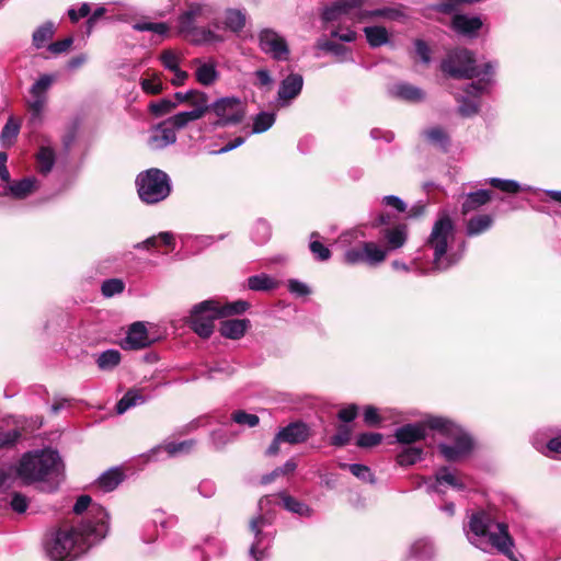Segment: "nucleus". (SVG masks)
<instances>
[{
	"label": "nucleus",
	"mask_w": 561,
	"mask_h": 561,
	"mask_svg": "<svg viewBox=\"0 0 561 561\" xmlns=\"http://www.w3.org/2000/svg\"><path fill=\"white\" fill-rule=\"evenodd\" d=\"M121 359L122 357L119 351L111 348L102 352L99 355L96 364L101 370H113L116 366L119 365Z\"/></svg>",
	"instance_id": "obj_45"
},
{
	"label": "nucleus",
	"mask_w": 561,
	"mask_h": 561,
	"mask_svg": "<svg viewBox=\"0 0 561 561\" xmlns=\"http://www.w3.org/2000/svg\"><path fill=\"white\" fill-rule=\"evenodd\" d=\"M364 252V242H360L357 247L348 248L343 254V262L348 265L366 264Z\"/></svg>",
	"instance_id": "obj_51"
},
{
	"label": "nucleus",
	"mask_w": 561,
	"mask_h": 561,
	"mask_svg": "<svg viewBox=\"0 0 561 561\" xmlns=\"http://www.w3.org/2000/svg\"><path fill=\"white\" fill-rule=\"evenodd\" d=\"M55 81L53 75H42L30 89V99L26 101L28 111L31 113L32 122H39L42 113L48 100V90Z\"/></svg>",
	"instance_id": "obj_11"
},
{
	"label": "nucleus",
	"mask_w": 561,
	"mask_h": 561,
	"mask_svg": "<svg viewBox=\"0 0 561 561\" xmlns=\"http://www.w3.org/2000/svg\"><path fill=\"white\" fill-rule=\"evenodd\" d=\"M125 474L118 467H113L103 472L93 483V490L100 493L114 491L123 481Z\"/></svg>",
	"instance_id": "obj_24"
},
{
	"label": "nucleus",
	"mask_w": 561,
	"mask_h": 561,
	"mask_svg": "<svg viewBox=\"0 0 561 561\" xmlns=\"http://www.w3.org/2000/svg\"><path fill=\"white\" fill-rule=\"evenodd\" d=\"M245 13L237 9H228L225 12V30L232 33H239L245 25Z\"/></svg>",
	"instance_id": "obj_41"
},
{
	"label": "nucleus",
	"mask_w": 561,
	"mask_h": 561,
	"mask_svg": "<svg viewBox=\"0 0 561 561\" xmlns=\"http://www.w3.org/2000/svg\"><path fill=\"white\" fill-rule=\"evenodd\" d=\"M133 28L138 32H152L158 35H167L170 27L164 22H146L140 21L133 24Z\"/></svg>",
	"instance_id": "obj_53"
},
{
	"label": "nucleus",
	"mask_w": 561,
	"mask_h": 561,
	"mask_svg": "<svg viewBox=\"0 0 561 561\" xmlns=\"http://www.w3.org/2000/svg\"><path fill=\"white\" fill-rule=\"evenodd\" d=\"M195 446L194 439H187L183 442H170L164 444L163 446H157L150 450V457L157 455L160 450L164 449L168 455L175 456L180 454H187Z\"/></svg>",
	"instance_id": "obj_39"
},
{
	"label": "nucleus",
	"mask_w": 561,
	"mask_h": 561,
	"mask_svg": "<svg viewBox=\"0 0 561 561\" xmlns=\"http://www.w3.org/2000/svg\"><path fill=\"white\" fill-rule=\"evenodd\" d=\"M427 484V491L445 494V488H451L457 491H463L466 489L465 483L460 477L453 471L450 468L443 466L435 471L434 482Z\"/></svg>",
	"instance_id": "obj_17"
},
{
	"label": "nucleus",
	"mask_w": 561,
	"mask_h": 561,
	"mask_svg": "<svg viewBox=\"0 0 561 561\" xmlns=\"http://www.w3.org/2000/svg\"><path fill=\"white\" fill-rule=\"evenodd\" d=\"M279 496L286 511L300 517H311L313 515V510L307 503L286 493H282Z\"/></svg>",
	"instance_id": "obj_36"
},
{
	"label": "nucleus",
	"mask_w": 561,
	"mask_h": 561,
	"mask_svg": "<svg viewBox=\"0 0 561 561\" xmlns=\"http://www.w3.org/2000/svg\"><path fill=\"white\" fill-rule=\"evenodd\" d=\"M64 463L58 451L50 448L26 451L16 466V476L26 484L54 480L58 482Z\"/></svg>",
	"instance_id": "obj_5"
},
{
	"label": "nucleus",
	"mask_w": 561,
	"mask_h": 561,
	"mask_svg": "<svg viewBox=\"0 0 561 561\" xmlns=\"http://www.w3.org/2000/svg\"><path fill=\"white\" fill-rule=\"evenodd\" d=\"M176 107V103L171 99H161L157 102H152L149 105L151 113L156 116H162L172 112Z\"/></svg>",
	"instance_id": "obj_64"
},
{
	"label": "nucleus",
	"mask_w": 561,
	"mask_h": 561,
	"mask_svg": "<svg viewBox=\"0 0 561 561\" xmlns=\"http://www.w3.org/2000/svg\"><path fill=\"white\" fill-rule=\"evenodd\" d=\"M56 162L55 150L49 146H41L36 153V170L42 175H47Z\"/></svg>",
	"instance_id": "obj_33"
},
{
	"label": "nucleus",
	"mask_w": 561,
	"mask_h": 561,
	"mask_svg": "<svg viewBox=\"0 0 561 561\" xmlns=\"http://www.w3.org/2000/svg\"><path fill=\"white\" fill-rule=\"evenodd\" d=\"M430 430L450 439V443H439L438 453L447 461H458L470 455L473 449V439L460 425L453 420L440 416L427 421Z\"/></svg>",
	"instance_id": "obj_6"
},
{
	"label": "nucleus",
	"mask_w": 561,
	"mask_h": 561,
	"mask_svg": "<svg viewBox=\"0 0 561 561\" xmlns=\"http://www.w3.org/2000/svg\"><path fill=\"white\" fill-rule=\"evenodd\" d=\"M410 552L414 558L427 561L434 557L436 549L431 539L422 538L412 543Z\"/></svg>",
	"instance_id": "obj_38"
},
{
	"label": "nucleus",
	"mask_w": 561,
	"mask_h": 561,
	"mask_svg": "<svg viewBox=\"0 0 561 561\" xmlns=\"http://www.w3.org/2000/svg\"><path fill=\"white\" fill-rule=\"evenodd\" d=\"M187 104L192 107L191 111L199 113V117L208 118L211 102H209L208 94L201 90H190Z\"/></svg>",
	"instance_id": "obj_32"
},
{
	"label": "nucleus",
	"mask_w": 561,
	"mask_h": 561,
	"mask_svg": "<svg viewBox=\"0 0 561 561\" xmlns=\"http://www.w3.org/2000/svg\"><path fill=\"white\" fill-rule=\"evenodd\" d=\"M454 240L455 225L447 214L442 213L434 222L425 244L433 252L431 268L433 272H445L461 261L466 242L455 250L450 247V242Z\"/></svg>",
	"instance_id": "obj_4"
},
{
	"label": "nucleus",
	"mask_w": 561,
	"mask_h": 561,
	"mask_svg": "<svg viewBox=\"0 0 561 561\" xmlns=\"http://www.w3.org/2000/svg\"><path fill=\"white\" fill-rule=\"evenodd\" d=\"M275 114L271 112H260L253 117L252 133L262 134L268 130L275 123Z\"/></svg>",
	"instance_id": "obj_49"
},
{
	"label": "nucleus",
	"mask_w": 561,
	"mask_h": 561,
	"mask_svg": "<svg viewBox=\"0 0 561 561\" xmlns=\"http://www.w3.org/2000/svg\"><path fill=\"white\" fill-rule=\"evenodd\" d=\"M215 13V7L210 3L190 0L176 19V33L194 45L221 43L222 34H217L210 26H205L207 20Z\"/></svg>",
	"instance_id": "obj_3"
},
{
	"label": "nucleus",
	"mask_w": 561,
	"mask_h": 561,
	"mask_svg": "<svg viewBox=\"0 0 561 561\" xmlns=\"http://www.w3.org/2000/svg\"><path fill=\"white\" fill-rule=\"evenodd\" d=\"M388 92L391 96L407 102L419 103L425 99V93L422 89L408 82L393 83L389 87Z\"/></svg>",
	"instance_id": "obj_25"
},
{
	"label": "nucleus",
	"mask_w": 561,
	"mask_h": 561,
	"mask_svg": "<svg viewBox=\"0 0 561 561\" xmlns=\"http://www.w3.org/2000/svg\"><path fill=\"white\" fill-rule=\"evenodd\" d=\"M94 505L95 504L91 503V497L89 495H81L78 497V500L76 501V503L73 505V512L79 515V514H82L83 512H85L87 510H89L88 517L83 523H88L89 520H91L92 525L95 526L98 518L91 512L92 506H94Z\"/></svg>",
	"instance_id": "obj_58"
},
{
	"label": "nucleus",
	"mask_w": 561,
	"mask_h": 561,
	"mask_svg": "<svg viewBox=\"0 0 561 561\" xmlns=\"http://www.w3.org/2000/svg\"><path fill=\"white\" fill-rule=\"evenodd\" d=\"M277 286L278 282L264 273L248 278V287L253 291H270L277 288Z\"/></svg>",
	"instance_id": "obj_42"
},
{
	"label": "nucleus",
	"mask_w": 561,
	"mask_h": 561,
	"mask_svg": "<svg viewBox=\"0 0 561 561\" xmlns=\"http://www.w3.org/2000/svg\"><path fill=\"white\" fill-rule=\"evenodd\" d=\"M135 185L140 201L147 205L163 202L172 192L169 174L157 168L141 171L136 176Z\"/></svg>",
	"instance_id": "obj_8"
},
{
	"label": "nucleus",
	"mask_w": 561,
	"mask_h": 561,
	"mask_svg": "<svg viewBox=\"0 0 561 561\" xmlns=\"http://www.w3.org/2000/svg\"><path fill=\"white\" fill-rule=\"evenodd\" d=\"M340 467L341 468H347L353 476H355L356 478H358L359 480H362L364 482H369V483H374L375 482L374 473L371 472L370 468L365 466V465H362V463H351V465L341 463Z\"/></svg>",
	"instance_id": "obj_55"
},
{
	"label": "nucleus",
	"mask_w": 561,
	"mask_h": 561,
	"mask_svg": "<svg viewBox=\"0 0 561 561\" xmlns=\"http://www.w3.org/2000/svg\"><path fill=\"white\" fill-rule=\"evenodd\" d=\"M493 217L489 214H481L471 217L466 225V234L470 238L480 236L493 226Z\"/></svg>",
	"instance_id": "obj_31"
},
{
	"label": "nucleus",
	"mask_w": 561,
	"mask_h": 561,
	"mask_svg": "<svg viewBox=\"0 0 561 561\" xmlns=\"http://www.w3.org/2000/svg\"><path fill=\"white\" fill-rule=\"evenodd\" d=\"M304 87V78L299 73H290L279 84L277 96L282 105H288L296 99Z\"/></svg>",
	"instance_id": "obj_22"
},
{
	"label": "nucleus",
	"mask_w": 561,
	"mask_h": 561,
	"mask_svg": "<svg viewBox=\"0 0 561 561\" xmlns=\"http://www.w3.org/2000/svg\"><path fill=\"white\" fill-rule=\"evenodd\" d=\"M479 96H473L468 94L465 91V94H456L455 100L458 103V114L461 117L469 118L476 116L480 112V99Z\"/></svg>",
	"instance_id": "obj_29"
},
{
	"label": "nucleus",
	"mask_w": 561,
	"mask_h": 561,
	"mask_svg": "<svg viewBox=\"0 0 561 561\" xmlns=\"http://www.w3.org/2000/svg\"><path fill=\"white\" fill-rule=\"evenodd\" d=\"M367 19L370 18H385L392 21H400L405 18L400 8H382L376 10H367Z\"/></svg>",
	"instance_id": "obj_56"
},
{
	"label": "nucleus",
	"mask_w": 561,
	"mask_h": 561,
	"mask_svg": "<svg viewBox=\"0 0 561 561\" xmlns=\"http://www.w3.org/2000/svg\"><path fill=\"white\" fill-rule=\"evenodd\" d=\"M547 442L540 439L538 434L533 437L531 443L536 450L550 458L561 455V431L550 427L547 430Z\"/></svg>",
	"instance_id": "obj_21"
},
{
	"label": "nucleus",
	"mask_w": 561,
	"mask_h": 561,
	"mask_svg": "<svg viewBox=\"0 0 561 561\" xmlns=\"http://www.w3.org/2000/svg\"><path fill=\"white\" fill-rule=\"evenodd\" d=\"M423 449L420 447H407L397 455V462L402 467L412 466L422 459Z\"/></svg>",
	"instance_id": "obj_50"
},
{
	"label": "nucleus",
	"mask_w": 561,
	"mask_h": 561,
	"mask_svg": "<svg viewBox=\"0 0 561 561\" xmlns=\"http://www.w3.org/2000/svg\"><path fill=\"white\" fill-rule=\"evenodd\" d=\"M176 141L175 128L168 118L152 128L148 138V145L153 150L163 149Z\"/></svg>",
	"instance_id": "obj_18"
},
{
	"label": "nucleus",
	"mask_w": 561,
	"mask_h": 561,
	"mask_svg": "<svg viewBox=\"0 0 561 561\" xmlns=\"http://www.w3.org/2000/svg\"><path fill=\"white\" fill-rule=\"evenodd\" d=\"M20 128V122L15 121L12 116L9 117L0 134V140L2 144L7 145L8 142L11 145L12 140L18 137Z\"/></svg>",
	"instance_id": "obj_54"
},
{
	"label": "nucleus",
	"mask_w": 561,
	"mask_h": 561,
	"mask_svg": "<svg viewBox=\"0 0 561 561\" xmlns=\"http://www.w3.org/2000/svg\"><path fill=\"white\" fill-rule=\"evenodd\" d=\"M91 512L98 518L95 526L89 520L79 528H59L49 535L45 541V551L50 561H76L91 546L106 537L110 528L108 513L101 505L92 506Z\"/></svg>",
	"instance_id": "obj_1"
},
{
	"label": "nucleus",
	"mask_w": 561,
	"mask_h": 561,
	"mask_svg": "<svg viewBox=\"0 0 561 561\" xmlns=\"http://www.w3.org/2000/svg\"><path fill=\"white\" fill-rule=\"evenodd\" d=\"M0 503L9 504L11 510L15 513L23 514L26 512L28 507V500L27 497L20 493V492H12L10 494V500L2 499Z\"/></svg>",
	"instance_id": "obj_57"
},
{
	"label": "nucleus",
	"mask_w": 561,
	"mask_h": 561,
	"mask_svg": "<svg viewBox=\"0 0 561 561\" xmlns=\"http://www.w3.org/2000/svg\"><path fill=\"white\" fill-rule=\"evenodd\" d=\"M491 526L492 518L485 512L480 511L472 514L468 524V540L482 551H486V548L483 546V540L491 531Z\"/></svg>",
	"instance_id": "obj_15"
},
{
	"label": "nucleus",
	"mask_w": 561,
	"mask_h": 561,
	"mask_svg": "<svg viewBox=\"0 0 561 561\" xmlns=\"http://www.w3.org/2000/svg\"><path fill=\"white\" fill-rule=\"evenodd\" d=\"M196 66L195 78L198 83L203 85L213 84L218 78V71L216 65L213 61H203L199 58H195L192 61Z\"/></svg>",
	"instance_id": "obj_28"
},
{
	"label": "nucleus",
	"mask_w": 561,
	"mask_h": 561,
	"mask_svg": "<svg viewBox=\"0 0 561 561\" xmlns=\"http://www.w3.org/2000/svg\"><path fill=\"white\" fill-rule=\"evenodd\" d=\"M312 435L308 424L302 421L290 422L288 425L279 428L278 438L290 445L302 444Z\"/></svg>",
	"instance_id": "obj_19"
},
{
	"label": "nucleus",
	"mask_w": 561,
	"mask_h": 561,
	"mask_svg": "<svg viewBox=\"0 0 561 561\" xmlns=\"http://www.w3.org/2000/svg\"><path fill=\"white\" fill-rule=\"evenodd\" d=\"M365 259H366V265L368 266H377L381 264L388 253L387 250L379 247L377 243L373 241H365Z\"/></svg>",
	"instance_id": "obj_40"
},
{
	"label": "nucleus",
	"mask_w": 561,
	"mask_h": 561,
	"mask_svg": "<svg viewBox=\"0 0 561 561\" xmlns=\"http://www.w3.org/2000/svg\"><path fill=\"white\" fill-rule=\"evenodd\" d=\"M125 288V284L122 279L110 278L102 283L101 291L104 297H113L121 294Z\"/></svg>",
	"instance_id": "obj_61"
},
{
	"label": "nucleus",
	"mask_w": 561,
	"mask_h": 561,
	"mask_svg": "<svg viewBox=\"0 0 561 561\" xmlns=\"http://www.w3.org/2000/svg\"><path fill=\"white\" fill-rule=\"evenodd\" d=\"M422 135L433 146L438 147L443 151H447L450 145L448 133L440 126H433L424 129Z\"/></svg>",
	"instance_id": "obj_35"
},
{
	"label": "nucleus",
	"mask_w": 561,
	"mask_h": 561,
	"mask_svg": "<svg viewBox=\"0 0 561 561\" xmlns=\"http://www.w3.org/2000/svg\"><path fill=\"white\" fill-rule=\"evenodd\" d=\"M146 401L147 398L144 397L138 389H130L116 403V413L124 414L130 408L144 404Z\"/></svg>",
	"instance_id": "obj_37"
},
{
	"label": "nucleus",
	"mask_w": 561,
	"mask_h": 561,
	"mask_svg": "<svg viewBox=\"0 0 561 561\" xmlns=\"http://www.w3.org/2000/svg\"><path fill=\"white\" fill-rule=\"evenodd\" d=\"M497 64L486 61L479 66L476 64L472 51L466 48H457L451 50L442 61V71L457 79L477 78L466 87V92L473 96L489 93L493 82Z\"/></svg>",
	"instance_id": "obj_2"
},
{
	"label": "nucleus",
	"mask_w": 561,
	"mask_h": 561,
	"mask_svg": "<svg viewBox=\"0 0 561 561\" xmlns=\"http://www.w3.org/2000/svg\"><path fill=\"white\" fill-rule=\"evenodd\" d=\"M451 26L458 34L473 37L482 27V21L479 16L455 14L451 21Z\"/></svg>",
	"instance_id": "obj_26"
},
{
	"label": "nucleus",
	"mask_w": 561,
	"mask_h": 561,
	"mask_svg": "<svg viewBox=\"0 0 561 561\" xmlns=\"http://www.w3.org/2000/svg\"><path fill=\"white\" fill-rule=\"evenodd\" d=\"M245 103L237 96H222L211 102V108L202 126L204 133H213L218 128L236 126L245 117Z\"/></svg>",
	"instance_id": "obj_7"
},
{
	"label": "nucleus",
	"mask_w": 561,
	"mask_h": 561,
	"mask_svg": "<svg viewBox=\"0 0 561 561\" xmlns=\"http://www.w3.org/2000/svg\"><path fill=\"white\" fill-rule=\"evenodd\" d=\"M320 49L331 53L339 58L340 61L351 59L350 50L342 44L332 41H324L319 44Z\"/></svg>",
	"instance_id": "obj_52"
},
{
	"label": "nucleus",
	"mask_w": 561,
	"mask_h": 561,
	"mask_svg": "<svg viewBox=\"0 0 561 561\" xmlns=\"http://www.w3.org/2000/svg\"><path fill=\"white\" fill-rule=\"evenodd\" d=\"M199 113L188 111H181L168 118V123H171L173 127L176 129H183L188 126L191 123L201 119Z\"/></svg>",
	"instance_id": "obj_48"
},
{
	"label": "nucleus",
	"mask_w": 561,
	"mask_h": 561,
	"mask_svg": "<svg viewBox=\"0 0 561 561\" xmlns=\"http://www.w3.org/2000/svg\"><path fill=\"white\" fill-rule=\"evenodd\" d=\"M496 529L497 531H490L483 540V546L486 548L485 552L489 551V547H492L511 561H517L513 551L514 540L508 533V526L505 523H497Z\"/></svg>",
	"instance_id": "obj_14"
},
{
	"label": "nucleus",
	"mask_w": 561,
	"mask_h": 561,
	"mask_svg": "<svg viewBox=\"0 0 561 561\" xmlns=\"http://www.w3.org/2000/svg\"><path fill=\"white\" fill-rule=\"evenodd\" d=\"M39 186V181L35 176H26L19 181H11L3 186V195L15 199H24L34 193Z\"/></svg>",
	"instance_id": "obj_20"
},
{
	"label": "nucleus",
	"mask_w": 561,
	"mask_h": 561,
	"mask_svg": "<svg viewBox=\"0 0 561 561\" xmlns=\"http://www.w3.org/2000/svg\"><path fill=\"white\" fill-rule=\"evenodd\" d=\"M250 327L249 319H229L221 321L219 332L230 340L241 339Z\"/></svg>",
	"instance_id": "obj_27"
},
{
	"label": "nucleus",
	"mask_w": 561,
	"mask_h": 561,
	"mask_svg": "<svg viewBox=\"0 0 561 561\" xmlns=\"http://www.w3.org/2000/svg\"><path fill=\"white\" fill-rule=\"evenodd\" d=\"M382 438L383 436L380 433H360L356 438V445L360 448H370L379 445Z\"/></svg>",
	"instance_id": "obj_60"
},
{
	"label": "nucleus",
	"mask_w": 561,
	"mask_h": 561,
	"mask_svg": "<svg viewBox=\"0 0 561 561\" xmlns=\"http://www.w3.org/2000/svg\"><path fill=\"white\" fill-rule=\"evenodd\" d=\"M250 307V304L245 300H237L234 302H229L224 306H219V311L222 317L231 316V314H240L247 311Z\"/></svg>",
	"instance_id": "obj_63"
},
{
	"label": "nucleus",
	"mask_w": 561,
	"mask_h": 561,
	"mask_svg": "<svg viewBox=\"0 0 561 561\" xmlns=\"http://www.w3.org/2000/svg\"><path fill=\"white\" fill-rule=\"evenodd\" d=\"M268 522L263 516L252 518L250 522V530L254 535V540L250 547V556L254 561H262L267 558V550L273 541V534L264 531Z\"/></svg>",
	"instance_id": "obj_12"
},
{
	"label": "nucleus",
	"mask_w": 561,
	"mask_h": 561,
	"mask_svg": "<svg viewBox=\"0 0 561 561\" xmlns=\"http://www.w3.org/2000/svg\"><path fill=\"white\" fill-rule=\"evenodd\" d=\"M365 2L366 0H336L324 8L321 15L322 20L324 22H336L347 19L354 23L363 22L367 20V10L363 9Z\"/></svg>",
	"instance_id": "obj_10"
},
{
	"label": "nucleus",
	"mask_w": 561,
	"mask_h": 561,
	"mask_svg": "<svg viewBox=\"0 0 561 561\" xmlns=\"http://www.w3.org/2000/svg\"><path fill=\"white\" fill-rule=\"evenodd\" d=\"M272 236V228L267 220L259 218L253 224L251 239L256 244H265Z\"/></svg>",
	"instance_id": "obj_43"
},
{
	"label": "nucleus",
	"mask_w": 561,
	"mask_h": 561,
	"mask_svg": "<svg viewBox=\"0 0 561 561\" xmlns=\"http://www.w3.org/2000/svg\"><path fill=\"white\" fill-rule=\"evenodd\" d=\"M259 45L263 53L273 59L283 61L289 57V48L286 39L272 28H264L259 34Z\"/></svg>",
	"instance_id": "obj_13"
},
{
	"label": "nucleus",
	"mask_w": 561,
	"mask_h": 561,
	"mask_svg": "<svg viewBox=\"0 0 561 561\" xmlns=\"http://www.w3.org/2000/svg\"><path fill=\"white\" fill-rule=\"evenodd\" d=\"M408 238V230L405 225H398L393 228L383 230V239L387 244V253L400 249L404 245Z\"/></svg>",
	"instance_id": "obj_30"
},
{
	"label": "nucleus",
	"mask_w": 561,
	"mask_h": 561,
	"mask_svg": "<svg viewBox=\"0 0 561 561\" xmlns=\"http://www.w3.org/2000/svg\"><path fill=\"white\" fill-rule=\"evenodd\" d=\"M320 234L318 232H312L310 238V244L309 249L313 256L319 261H328L331 257V251L323 245L320 241H318L316 238H319Z\"/></svg>",
	"instance_id": "obj_59"
},
{
	"label": "nucleus",
	"mask_w": 561,
	"mask_h": 561,
	"mask_svg": "<svg viewBox=\"0 0 561 561\" xmlns=\"http://www.w3.org/2000/svg\"><path fill=\"white\" fill-rule=\"evenodd\" d=\"M220 318L218 304L214 300H205L192 308L187 323L199 337L208 339L214 332L215 320Z\"/></svg>",
	"instance_id": "obj_9"
},
{
	"label": "nucleus",
	"mask_w": 561,
	"mask_h": 561,
	"mask_svg": "<svg viewBox=\"0 0 561 561\" xmlns=\"http://www.w3.org/2000/svg\"><path fill=\"white\" fill-rule=\"evenodd\" d=\"M432 417H440L439 415H426L422 421L416 423L404 424L394 431L396 440L399 444L410 445L424 440L427 436L426 430H430L427 421Z\"/></svg>",
	"instance_id": "obj_16"
},
{
	"label": "nucleus",
	"mask_w": 561,
	"mask_h": 561,
	"mask_svg": "<svg viewBox=\"0 0 561 561\" xmlns=\"http://www.w3.org/2000/svg\"><path fill=\"white\" fill-rule=\"evenodd\" d=\"M231 420L239 425H244L248 427H255L260 423V419L257 415L248 413L243 410H238L233 412L231 415Z\"/></svg>",
	"instance_id": "obj_62"
},
{
	"label": "nucleus",
	"mask_w": 561,
	"mask_h": 561,
	"mask_svg": "<svg viewBox=\"0 0 561 561\" xmlns=\"http://www.w3.org/2000/svg\"><path fill=\"white\" fill-rule=\"evenodd\" d=\"M55 26L53 22H45L39 27H37L32 36L33 45L36 48H42L46 45V43L54 36Z\"/></svg>",
	"instance_id": "obj_46"
},
{
	"label": "nucleus",
	"mask_w": 561,
	"mask_h": 561,
	"mask_svg": "<svg viewBox=\"0 0 561 561\" xmlns=\"http://www.w3.org/2000/svg\"><path fill=\"white\" fill-rule=\"evenodd\" d=\"M147 329L142 322L133 323L124 340L123 347L126 350H140L151 344Z\"/></svg>",
	"instance_id": "obj_23"
},
{
	"label": "nucleus",
	"mask_w": 561,
	"mask_h": 561,
	"mask_svg": "<svg viewBox=\"0 0 561 561\" xmlns=\"http://www.w3.org/2000/svg\"><path fill=\"white\" fill-rule=\"evenodd\" d=\"M491 186L505 192L510 194H516L519 191H527L530 190L529 186H522L517 181L515 180H505L500 178H490L486 181Z\"/></svg>",
	"instance_id": "obj_47"
},
{
	"label": "nucleus",
	"mask_w": 561,
	"mask_h": 561,
	"mask_svg": "<svg viewBox=\"0 0 561 561\" xmlns=\"http://www.w3.org/2000/svg\"><path fill=\"white\" fill-rule=\"evenodd\" d=\"M491 201V192L489 190H478L466 195V199L461 205L462 214H468Z\"/></svg>",
	"instance_id": "obj_34"
},
{
	"label": "nucleus",
	"mask_w": 561,
	"mask_h": 561,
	"mask_svg": "<svg viewBox=\"0 0 561 561\" xmlns=\"http://www.w3.org/2000/svg\"><path fill=\"white\" fill-rule=\"evenodd\" d=\"M364 33L371 47H380L389 41L388 32L383 26H367Z\"/></svg>",
	"instance_id": "obj_44"
}]
</instances>
